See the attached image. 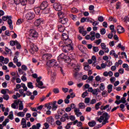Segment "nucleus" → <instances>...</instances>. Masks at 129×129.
Listing matches in <instances>:
<instances>
[{
    "label": "nucleus",
    "instance_id": "nucleus-1",
    "mask_svg": "<svg viewBox=\"0 0 129 129\" xmlns=\"http://www.w3.org/2000/svg\"><path fill=\"white\" fill-rule=\"evenodd\" d=\"M110 118V115L106 112H105L103 113L102 115L100 116L99 118L96 117V120H97L99 122L101 123L102 124H98L97 126L99 128H100L102 125L108 123V119Z\"/></svg>",
    "mask_w": 129,
    "mask_h": 129
},
{
    "label": "nucleus",
    "instance_id": "nucleus-2",
    "mask_svg": "<svg viewBox=\"0 0 129 129\" xmlns=\"http://www.w3.org/2000/svg\"><path fill=\"white\" fill-rule=\"evenodd\" d=\"M70 56H68L67 55H65L64 53H61L57 57L58 61H60V60H64L66 63H69V62H71V59L70 58Z\"/></svg>",
    "mask_w": 129,
    "mask_h": 129
},
{
    "label": "nucleus",
    "instance_id": "nucleus-3",
    "mask_svg": "<svg viewBox=\"0 0 129 129\" xmlns=\"http://www.w3.org/2000/svg\"><path fill=\"white\" fill-rule=\"evenodd\" d=\"M38 32L34 29H31L29 31V39L30 40H35L36 38H38Z\"/></svg>",
    "mask_w": 129,
    "mask_h": 129
},
{
    "label": "nucleus",
    "instance_id": "nucleus-4",
    "mask_svg": "<svg viewBox=\"0 0 129 129\" xmlns=\"http://www.w3.org/2000/svg\"><path fill=\"white\" fill-rule=\"evenodd\" d=\"M53 10L56 12H61L62 11L63 7H62V4L58 3H55L53 5Z\"/></svg>",
    "mask_w": 129,
    "mask_h": 129
},
{
    "label": "nucleus",
    "instance_id": "nucleus-5",
    "mask_svg": "<svg viewBox=\"0 0 129 129\" xmlns=\"http://www.w3.org/2000/svg\"><path fill=\"white\" fill-rule=\"evenodd\" d=\"M35 17H36L35 13L32 12L27 13L25 16L26 19L28 21H32V20L35 19Z\"/></svg>",
    "mask_w": 129,
    "mask_h": 129
},
{
    "label": "nucleus",
    "instance_id": "nucleus-6",
    "mask_svg": "<svg viewBox=\"0 0 129 129\" xmlns=\"http://www.w3.org/2000/svg\"><path fill=\"white\" fill-rule=\"evenodd\" d=\"M46 65L48 67H54V66H58V64H57V60L55 59H51L48 60L46 63Z\"/></svg>",
    "mask_w": 129,
    "mask_h": 129
},
{
    "label": "nucleus",
    "instance_id": "nucleus-7",
    "mask_svg": "<svg viewBox=\"0 0 129 129\" xmlns=\"http://www.w3.org/2000/svg\"><path fill=\"white\" fill-rule=\"evenodd\" d=\"M73 50H74L73 46H70L69 45H64L62 48V51L64 52V53H68L69 51H73Z\"/></svg>",
    "mask_w": 129,
    "mask_h": 129
},
{
    "label": "nucleus",
    "instance_id": "nucleus-8",
    "mask_svg": "<svg viewBox=\"0 0 129 129\" xmlns=\"http://www.w3.org/2000/svg\"><path fill=\"white\" fill-rule=\"evenodd\" d=\"M46 121L48 123H50L51 125H54L55 124V119L52 116H49L46 118Z\"/></svg>",
    "mask_w": 129,
    "mask_h": 129
},
{
    "label": "nucleus",
    "instance_id": "nucleus-9",
    "mask_svg": "<svg viewBox=\"0 0 129 129\" xmlns=\"http://www.w3.org/2000/svg\"><path fill=\"white\" fill-rule=\"evenodd\" d=\"M68 119H69V116L67 113H65L60 118V120L62 122H65V121H66V120H68Z\"/></svg>",
    "mask_w": 129,
    "mask_h": 129
},
{
    "label": "nucleus",
    "instance_id": "nucleus-10",
    "mask_svg": "<svg viewBox=\"0 0 129 129\" xmlns=\"http://www.w3.org/2000/svg\"><path fill=\"white\" fill-rule=\"evenodd\" d=\"M48 6H49V4L47 1H43L40 5V8L42 10H45V9H47L48 8Z\"/></svg>",
    "mask_w": 129,
    "mask_h": 129
},
{
    "label": "nucleus",
    "instance_id": "nucleus-11",
    "mask_svg": "<svg viewBox=\"0 0 129 129\" xmlns=\"http://www.w3.org/2000/svg\"><path fill=\"white\" fill-rule=\"evenodd\" d=\"M75 61V63H73L72 64V67H74L75 70L76 71H79V68H80V66H79V64L77 63V61L74 60Z\"/></svg>",
    "mask_w": 129,
    "mask_h": 129
},
{
    "label": "nucleus",
    "instance_id": "nucleus-12",
    "mask_svg": "<svg viewBox=\"0 0 129 129\" xmlns=\"http://www.w3.org/2000/svg\"><path fill=\"white\" fill-rule=\"evenodd\" d=\"M52 57H53V55L51 53H46L42 55L43 60H50Z\"/></svg>",
    "mask_w": 129,
    "mask_h": 129
},
{
    "label": "nucleus",
    "instance_id": "nucleus-13",
    "mask_svg": "<svg viewBox=\"0 0 129 129\" xmlns=\"http://www.w3.org/2000/svg\"><path fill=\"white\" fill-rule=\"evenodd\" d=\"M30 49L33 51V52H38L39 49H38V47H37V46L34 44V43L30 42Z\"/></svg>",
    "mask_w": 129,
    "mask_h": 129
},
{
    "label": "nucleus",
    "instance_id": "nucleus-14",
    "mask_svg": "<svg viewBox=\"0 0 129 129\" xmlns=\"http://www.w3.org/2000/svg\"><path fill=\"white\" fill-rule=\"evenodd\" d=\"M51 106L52 110L55 111L58 108V106H57V101H54L53 102H51Z\"/></svg>",
    "mask_w": 129,
    "mask_h": 129
},
{
    "label": "nucleus",
    "instance_id": "nucleus-15",
    "mask_svg": "<svg viewBox=\"0 0 129 129\" xmlns=\"http://www.w3.org/2000/svg\"><path fill=\"white\" fill-rule=\"evenodd\" d=\"M43 23V19H36L35 21L34 22V25L36 27H39L41 25V23Z\"/></svg>",
    "mask_w": 129,
    "mask_h": 129
},
{
    "label": "nucleus",
    "instance_id": "nucleus-16",
    "mask_svg": "<svg viewBox=\"0 0 129 129\" xmlns=\"http://www.w3.org/2000/svg\"><path fill=\"white\" fill-rule=\"evenodd\" d=\"M64 45L66 46H70L71 47H73V44H72V40L70 39H68L64 41Z\"/></svg>",
    "mask_w": 129,
    "mask_h": 129
},
{
    "label": "nucleus",
    "instance_id": "nucleus-17",
    "mask_svg": "<svg viewBox=\"0 0 129 129\" xmlns=\"http://www.w3.org/2000/svg\"><path fill=\"white\" fill-rule=\"evenodd\" d=\"M117 31L118 34H121L122 33H124V28L121 26H118L117 27Z\"/></svg>",
    "mask_w": 129,
    "mask_h": 129
},
{
    "label": "nucleus",
    "instance_id": "nucleus-18",
    "mask_svg": "<svg viewBox=\"0 0 129 129\" xmlns=\"http://www.w3.org/2000/svg\"><path fill=\"white\" fill-rule=\"evenodd\" d=\"M59 22L62 25H66V23L68 22V18H62L60 19Z\"/></svg>",
    "mask_w": 129,
    "mask_h": 129
},
{
    "label": "nucleus",
    "instance_id": "nucleus-19",
    "mask_svg": "<svg viewBox=\"0 0 129 129\" xmlns=\"http://www.w3.org/2000/svg\"><path fill=\"white\" fill-rule=\"evenodd\" d=\"M37 83H38V86L37 85V84H36V85L37 87H38V88H40V89H44V88H46L45 86H43V82L40 81Z\"/></svg>",
    "mask_w": 129,
    "mask_h": 129
},
{
    "label": "nucleus",
    "instance_id": "nucleus-20",
    "mask_svg": "<svg viewBox=\"0 0 129 129\" xmlns=\"http://www.w3.org/2000/svg\"><path fill=\"white\" fill-rule=\"evenodd\" d=\"M41 10H42L41 9V7H36L35 8H34V11L35 14H36V15H40L41 14Z\"/></svg>",
    "mask_w": 129,
    "mask_h": 129
},
{
    "label": "nucleus",
    "instance_id": "nucleus-21",
    "mask_svg": "<svg viewBox=\"0 0 129 129\" xmlns=\"http://www.w3.org/2000/svg\"><path fill=\"white\" fill-rule=\"evenodd\" d=\"M68 38H69V37L67 34L62 33L61 35V40H62V41H66V40H68Z\"/></svg>",
    "mask_w": 129,
    "mask_h": 129
},
{
    "label": "nucleus",
    "instance_id": "nucleus-22",
    "mask_svg": "<svg viewBox=\"0 0 129 129\" xmlns=\"http://www.w3.org/2000/svg\"><path fill=\"white\" fill-rule=\"evenodd\" d=\"M88 124L90 127H93L96 124V122L95 120H92L89 122Z\"/></svg>",
    "mask_w": 129,
    "mask_h": 129
},
{
    "label": "nucleus",
    "instance_id": "nucleus-23",
    "mask_svg": "<svg viewBox=\"0 0 129 129\" xmlns=\"http://www.w3.org/2000/svg\"><path fill=\"white\" fill-rule=\"evenodd\" d=\"M8 25H9V27L10 30H13L14 29V27L13 26V21L12 19H9L7 21Z\"/></svg>",
    "mask_w": 129,
    "mask_h": 129
},
{
    "label": "nucleus",
    "instance_id": "nucleus-24",
    "mask_svg": "<svg viewBox=\"0 0 129 129\" xmlns=\"http://www.w3.org/2000/svg\"><path fill=\"white\" fill-rule=\"evenodd\" d=\"M8 20H12V16H4L2 17V21L6 22V21H8Z\"/></svg>",
    "mask_w": 129,
    "mask_h": 129
},
{
    "label": "nucleus",
    "instance_id": "nucleus-25",
    "mask_svg": "<svg viewBox=\"0 0 129 129\" xmlns=\"http://www.w3.org/2000/svg\"><path fill=\"white\" fill-rule=\"evenodd\" d=\"M19 77H20V75H19V74H17V76L15 75L14 76H13L12 78L11 79V82H12V83H15V81H16V80H17V79Z\"/></svg>",
    "mask_w": 129,
    "mask_h": 129
},
{
    "label": "nucleus",
    "instance_id": "nucleus-26",
    "mask_svg": "<svg viewBox=\"0 0 129 129\" xmlns=\"http://www.w3.org/2000/svg\"><path fill=\"white\" fill-rule=\"evenodd\" d=\"M58 30L60 33H63L65 30V28L61 25H58Z\"/></svg>",
    "mask_w": 129,
    "mask_h": 129
},
{
    "label": "nucleus",
    "instance_id": "nucleus-27",
    "mask_svg": "<svg viewBox=\"0 0 129 129\" xmlns=\"http://www.w3.org/2000/svg\"><path fill=\"white\" fill-rule=\"evenodd\" d=\"M101 104H102V102H99L98 103H97L95 104V108L96 110H98V109L100 108V107H99V106H100V105H101Z\"/></svg>",
    "mask_w": 129,
    "mask_h": 129
},
{
    "label": "nucleus",
    "instance_id": "nucleus-28",
    "mask_svg": "<svg viewBox=\"0 0 129 129\" xmlns=\"http://www.w3.org/2000/svg\"><path fill=\"white\" fill-rule=\"evenodd\" d=\"M41 127V123H37L36 125H32V128L33 129H40Z\"/></svg>",
    "mask_w": 129,
    "mask_h": 129
},
{
    "label": "nucleus",
    "instance_id": "nucleus-29",
    "mask_svg": "<svg viewBox=\"0 0 129 129\" xmlns=\"http://www.w3.org/2000/svg\"><path fill=\"white\" fill-rule=\"evenodd\" d=\"M18 40H11L10 41V46H12V47H13V46H16V44H17V42Z\"/></svg>",
    "mask_w": 129,
    "mask_h": 129
},
{
    "label": "nucleus",
    "instance_id": "nucleus-30",
    "mask_svg": "<svg viewBox=\"0 0 129 129\" xmlns=\"http://www.w3.org/2000/svg\"><path fill=\"white\" fill-rule=\"evenodd\" d=\"M108 92V93H110L111 91H112V85L109 84L107 86Z\"/></svg>",
    "mask_w": 129,
    "mask_h": 129
},
{
    "label": "nucleus",
    "instance_id": "nucleus-31",
    "mask_svg": "<svg viewBox=\"0 0 129 129\" xmlns=\"http://www.w3.org/2000/svg\"><path fill=\"white\" fill-rule=\"evenodd\" d=\"M27 87H28V88H30V89H33V88H34V86L33 85V83L32 82H28L27 83Z\"/></svg>",
    "mask_w": 129,
    "mask_h": 129
},
{
    "label": "nucleus",
    "instance_id": "nucleus-32",
    "mask_svg": "<svg viewBox=\"0 0 129 129\" xmlns=\"http://www.w3.org/2000/svg\"><path fill=\"white\" fill-rule=\"evenodd\" d=\"M44 107L47 108V109H48V110H50V109H51V108H52V107L51 106V103H49L48 104H46L44 105Z\"/></svg>",
    "mask_w": 129,
    "mask_h": 129
},
{
    "label": "nucleus",
    "instance_id": "nucleus-33",
    "mask_svg": "<svg viewBox=\"0 0 129 129\" xmlns=\"http://www.w3.org/2000/svg\"><path fill=\"white\" fill-rule=\"evenodd\" d=\"M122 67L123 68H125V70H126V71H129V66L127 64L123 63L122 64Z\"/></svg>",
    "mask_w": 129,
    "mask_h": 129
},
{
    "label": "nucleus",
    "instance_id": "nucleus-34",
    "mask_svg": "<svg viewBox=\"0 0 129 129\" xmlns=\"http://www.w3.org/2000/svg\"><path fill=\"white\" fill-rule=\"evenodd\" d=\"M7 91H10L8 89H3L1 90L2 94H4V95L7 94Z\"/></svg>",
    "mask_w": 129,
    "mask_h": 129
},
{
    "label": "nucleus",
    "instance_id": "nucleus-35",
    "mask_svg": "<svg viewBox=\"0 0 129 129\" xmlns=\"http://www.w3.org/2000/svg\"><path fill=\"white\" fill-rule=\"evenodd\" d=\"M9 118H10L11 120H13L14 119V114L13 113V111H11L10 112V114L8 116Z\"/></svg>",
    "mask_w": 129,
    "mask_h": 129
},
{
    "label": "nucleus",
    "instance_id": "nucleus-36",
    "mask_svg": "<svg viewBox=\"0 0 129 129\" xmlns=\"http://www.w3.org/2000/svg\"><path fill=\"white\" fill-rule=\"evenodd\" d=\"M15 46H16V48L18 50L21 49L22 48V45H21V44L20 43V42H19V41H18V40L16 42V44L15 45Z\"/></svg>",
    "mask_w": 129,
    "mask_h": 129
},
{
    "label": "nucleus",
    "instance_id": "nucleus-37",
    "mask_svg": "<svg viewBox=\"0 0 129 129\" xmlns=\"http://www.w3.org/2000/svg\"><path fill=\"white\" fill-rule=\"evenodd\" d=\"M84 69L86 70V71H88L89 70H90L91 69V67L88 65V63H87L85 66H84Z\"/></svg>",
    "mask_w": 129,
    "mask_h": 129
},
{
    "label": "nucleus",
    "instance_id": "nucleus-38",
    "mask_svg": "<svg viewBox=\"0 0 129 129\" xmlns=\"http://www.w3.org/2000/svg\"><path fill=\"white\" fill-rule=\"evenodd\" d=\"M3 98L5 100H9L10 99V96L8 94L4 95Z\"/></svg>",
    "mask_w": 129,
    "mask_h": 129
},
{
    "label": "nucleus",
    "instance_id": "nucleus-39",
    "mask_svg": "<svg viewBox=\"0 0 129 129\" xmlns=\"http://www.w3.org/2000/svg\"><path fill=\"white\" fill-rule=\"evenodd\" d=\"M79 107L81 109L85 108V104L84 103H80L79 104Z\"/></svg>",
    "mask_w": 129,
    "mask_h": 129
},
{
    "label": "nucleus",
    "instance_id": "nucleus-40",
    "mask_svg": "<svg viewBox=\"0 0 129 129\" xmlns=\"http://www.w3.org/2000/svg\"><path fill=\"white\" fill-rule=\"evenodd\" d=\"M21 85L22 88H23L24 91H27V90H28V88L27 87V86H26V84L22 83Z\"/></svg>",
    "mask_w": 129,
    "mask_h": 129
},
{
    "label": "nucleus",
    "instance_id": "nucleus-41",
    "mask_svg": "<svg viewBox=\"0 0 129 129\" xmlns=\"http://www.w3.org/2000/svg\"><path fill=\"white\" fill-rule=\"evenodd\" d=\"M42 10L44 12V14H49V13L51 12V10H50V8H45L44 10Z\"/></svg>",
    "mask_w": 129,
    "mask_h": 129
},
{
    "label": "nucleus",
    "instance_id": "nucleus-42",
    "mask_svg": "<svg viewBox=\"0 0 129 129\" xmlns=\"http://www.w3.org/2000/svg\"><path fill=\"white\" fill-rule=\"evenodd\" d=\"M17 116H20L21 117H24L25 116V113L23 112H19L17 113Z\"/></svg>",
    "mask_w": 129,
    "mask_h": 129
},
{
    "label": "nucleus",
    "instance_id": "nucleus-43",
    "mask_svg": "<svg viewBox=\"0 0 129 129\" xmlns=\"http://www.w3.org/2000/svg\"><path fill=\"white\" fill-rule=\"evenodd\" d=\"M27 0H21L20 4H21L22 6H26V5H27Z\"/></svg>",
    "mask_w": 129,
    "mask_h": 129
},
{
    "label": "nucleus",
    "instance_id": "nucleus-44",
    "mask_svg": "<svg viewBox=\"0 0 129 129\" xmlns=\"http://www.w3.org/2000/svg\"><path fill=\"white\" fill-rule=\"evenodd\" d=\"M64 45H65V42L64 41V40H62L59 42L58 46L59 47H62L63 48V46H65Z\"/></svg>",
    "mask_w": 129,
    "mask_h": 129
},
{
    "label": "nucleus",
    "instance_id": "nucleus-45",
    "mask_svg": "<svg viewBox=\"0 0 129 129\" xmlns=\"http://www.w3.org/2000/svg\"><path fill=\"white\" fill-rule=\"evenodd\" d=\"M52 91L53 93H54L55 94H58L60 92V90H59V89L58 88H54L52 90Z\"/></svg>",
    "mask_w": 129,
    "mask_h": 129
},
{
    "label": "nucleus",
    "instance_id": "nucleus-46",
    "mask_svg": "<svg viewBox=\"0 0 129 129\" xmlns=\"http://www.w3.org/2000/svg\"><path fill=\"white\" fill-rule=\"evenodd\" d=\"M93 50L96 53L99 51V48L97 46H93Z\"/></svg>",
    "mask_w": 129,
    "mask_h": 129
},
{
    "label": "nucleus",
    "instance_id": "nucleus-47",
    "mask_svg": "<svg viewBox=\"0 0 129 129\" xmlns=\"http://www.w3.org/2000/svg\"><path fill=\"white\" fill-rule=\"evenodd\" d=\"M93 80V76H90L89 77H88V79L86 81L87 83L90 82V81H92Z\"/></svg>",
    "mask_w": 129,
    "mask_h": 129
},
{
    "label": "nucleus",
    "instance_id": "nucleus-48",
    "mask_svg": "<svg viewBox=\"0 0 129 129\" xmlns=\"http://www.w3.org/2000/svg\"><path fill=\"white\" fill-rule=\"evenodd\" d=\"M26 75H27L26 74H24L23 76L21 77V80L24 82H25V81H27V77H26Z\"/></svg>",
    "mask_w": 129,
    "mask_h": 129
},
{
    "label": "nucleus",
    "instance_id": "nucleus-49",
    "mask_svg": "<svg viewBox=\"0 0 129 129\" xmlns=\"http://www.w3.org/2000/svg\"><path fill=\"white\" fill-rule=\"evenodd\" d=\"M23 109H24V105L23 104V102H21L19 104V110H23Z\"/></svg>",
    "mask_w": 129,
    "mask_h": 129
},
{
    "label": "nucleus",
    "instance_id": "nucleus-50",
    "mask_svg": "<svg viewBox=\"0 0 129 129\" xmlns=\"http://www.w3.org/2000/svg\"><path fill=\"white\" fill-rule=\"evenodd\" d=\"M100 34L101 35H105V34L106 33V30H105V28H102L100 29Z\"/></svg>",
    "mask_w": 129,
    "mask_h": 129
},
{
    "label": "nucleus",
    "instance_id": "nucleus-51",
    "mask_svg": "<svg viewBox=\"0 0 129 129\" xmlns=\"http://www.w3.org/2000/svg\"><path fill=\"white\" fill-rule=\"evenodd\" d=\"M72 13L77 14V13H78V10L77 8H73L72 9Z\"/></svg>",
    "mask_w": 129,
    "mask_h": 129
},
{
    "label": "nucleus",
    "instance_id": "nucleus-52",
    "mask_svg": "<svg viewBox=\"0 0 129 129\" xmlns=\"http://www.w3.org/2000/svg\"><path fill=\"white\" fill-rule=\"evenodd\" d=\"M102 96H103V97H106V96H107V95H108L107 91H103L102 93Z\"/></svg>",
    "mask_w": 129,
    "mask_h": 129
},
{
    "label": "nucleus",
    "instance_id": "nucleus-53",
    "mask_svg": "<svg viewBox=\"0 0 129 129\" xmlns=\"http://www.w3.org/2000/svg\"><path fill=\"white\" fill-rule=\"evenodd\" d=\"M78 48L81 52H84V50H83L84 46L83 45H79Z\"/></svg>",
    "mask_w": 129,
    "mask_h": 129
},
{
    "label": "nucleus",
    "instance_id": "nucleus-54",
    "mask_svg": "<svg viewBox=\"0 0 129 129\" xmlns=\"http://www.w3.org/2000/svg\"><path fill=\"white\" fill-rule=\"evenodd\" d=\"M62 121H61V120H57L55 121V123L56 124V125H62Z\"/></svg>",
    "mask_w": 129,
    "mask_h": 129
},
{
    "label": "nucleus",
    "instance_id": "nucleus-55",
    "mask_svg": "<svg viewBox=\"0 0 129 129\" xmlns=\"http://www.w3.org/2000/svg\"><path fill=\"white\" fill-rule=\"evenodd\" d=\"M124 23L127 24V21H128V17L127 16H125L122 20Z\"/></svg>",
    "mask_w": 129,
    "mask_h": 129
},
{
    "label": "nucleus",
    "instance_id": "nucleus-56",
    "mask_svg": "<svg viewBox=\"0 0 129 129\" xmlns=\"http://www.w3.org/2000/svg\"><path fill=\"white\" fill-rule=\"evenodd\" d=\"M124 105L123 104H121L119 106L120 108H121V111H125V109H124Z\"/></svg>",
    "mask_w": 129,
    "mask_h": 129
},
{
    "label": "nucleus",
    "instance_id": "nucleus-57",
    "mask_svg": "<svg viewBox=\"0 0 129 129\" xmlns=\"http://www.w3.org/2000/svg\"><path fill=\"white\" fill-rule=\"evenodd\" d=\"M71 125H72V123L69 122L67 123V125L66 126V129H69L71 128Z\"/></svg>",
    "mask_w": 129,
    "mask_h": 129
},
{
    "label": "nucleus",
    "instance_id": "nucleus-58",
    "mask_svg": "<svg viewBox=\"0 0 129 129\" xmlns=\"http://www.w3.org/2000/svg\"><path fill=\"white\" fill-rule=\"evenodd\" d=\"M87 95H88V93L87 91H86L82 94V97H83V98H85Z\"/></svg>",
    "mask_w": 129,
    "mask_h": 129
},
{
    "label": "nucleus",
    "instance_id": "nucleus-59",
    "mask_svg": "<svg viewBox=\"0 0 129 129\" xmlns=\"http://www.w3.org/2000/svg\"><path fill=\"white\" fill-rule=\"evenodd\" d=\"M100 85L101 86L100 87V90H102V91H103V90L105 89V87H104V84L103 83H101Z\"/></svg>",
    "mask_w": 129,
    "mask_h": 129
},
{
    "label": "nucleus",
    "instance_id": "nucleus-60",
    "mask_svg": "<svg viewBox=\"0 0 129 129\" xmlns=\"http://www.w3.org/2000/svg\"><path fill=\"white\" fill-rule=\"evenodd\" d=\"M121 103H125L126 102V100H125V98L124 97H122L121 98V100L119 101Z\"/></svg>",
    "mask_w": 129,
    "mask_h": 129
},
{
    "label": "nucleus",
    "instance_id": "nucleus-61",
    "mask_svg": "<svg viewBox=\"0 0 129 129\" xmlns=\"http://www.w3.org/2000/svg\"><path fill=\"white\" fill-rule=\"evenodd\" d=\"M111 65H112V62L111 61H110V60H107L106 67H110V66H111Z\"/></svg>",
    "mask_w": 129,
    "mask_h": 129
},
{
    "label": "nucleus",
    "instance_id": "nucleus-62",
    "mask_svg": "<svg viewBox=\"0 0 129 129\" xmlns=\"http://www.w3.org/2000/svg\"><path fill=\"white\" fill-rule=\"evenodd\" d=\"M70 17H71V18H72V20H73V21H76V18H77V16L76 15L72 14V15H71Z\"/></svg>",
    "mask_w": 129,
    "mask_h": 129
},
{
    "label": "nucleus",
    "instance_id": "nucleus-63",
    "mask_svg": "<svg viewBox=\"0 0 129 129\" xmlns=\"http://www.w3.org/2000/svg\"><path fill=\"white\" fill-rule=\"evenodd\" d=\"M100 43H101V39L96 40L95 41V44H96V45H99Z\"/></svg>",
    "mask_w": 129,
    "mask_h": 129
},
{
    "label": "nucleus",
    "instance_id": "nucleus-64",
    "mask_svg": "<svg viewBox=\"0 0 129 129\" xmlns=\"http://www.w3.org/2000/svg\"><path fill=\"white\" fill-rule=\"evenodd\" d=\"M89 102H90V98H86L85 99V103H89Z\"/></svg>",
    "mask_w": 129,
    "mask_h": 129
}]
</instances>
